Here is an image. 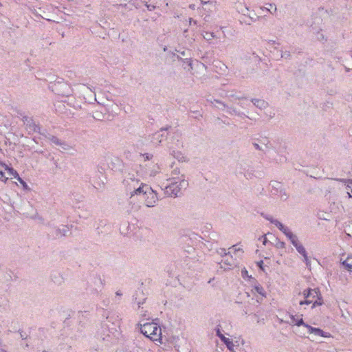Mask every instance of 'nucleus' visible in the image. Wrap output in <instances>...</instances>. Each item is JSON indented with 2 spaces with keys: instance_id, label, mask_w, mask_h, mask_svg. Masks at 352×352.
Returning <instances> with one entry per match:
<instances>
[{
  "instance_id": "obj_1",
  "label": "nucleus",
  "mask_w": 352,
  "mask_h": 352,
  "mask_svg": "<svg viewBox=\"0 0 352 352\" xmlns=\"http://www.w3.org/2000/svg\"><path fill=\"white\" fill-rule=\"evenodd\" d=\"M168 181L170 183L164 188V193L168 196L179 197L182 194V190L186 189L188 186V182L184 175L170 177Z\"/></svg>"
},
{
  "instance_id": "obj_2",
  "label": "nucleus",
  "mask_w": 352,
  "mask_h": 352,
  "mask_svg": "<svg viewBox=\"0 0 352 352\" xmlns=\"http://www.w3.org/2000/svg\"><path fill=\"white\" fill-rule=\"evenodd\" d=\"M207 102L212 107L219 110L225 111L230 116H236L241 118H248L251 119L245 112L240 111L236 107L233 105L229 106L219 100L214 99L213 98H208Z\"/></svg>"
},
{
  "instance_id": "obj_3",
  "label": "nucleus",
  "mask_w": 352,
  "mask_h": 352,
  "mask_svg": "<svg viewBox=\"0 0 352 352\" xmlns=\"http://www.w3.org/2000/svg\"><path fill=\"white\" fill-rule=\"evenodd\" d=\"M141 333L152 340H157L160 338L161 329L154 323H145L140 328Z\"/></svg>"
},
{
  "instance_id": "obj_4",
  "label": "nucleus",
  "mask_w": 352,
  "mask_h": 352,
  "mask_svg": "<svg viewBox=\"0 0 352 352\" xmlns=\"http://www.w3.org/2000/svg\"><path fill=\"white\" fill-rule=\"evenodd\" d=\"M48 227V236L52 239H56L67 236V233L69 232L68 226H62L61 228H59L49 223Z\"/></svg>"
},
{
  "instance_id": "obj_5",
  "label": "nucleus",
  "mask_w": 352,
  "mask_h": 352,
  "mask_svg": "<svg viewBox=\"0 0 352 352\" xmlns=\"http://www.w3.org/2000/svg\"><path fill=\"white\" fill-rule=\"evenodd\" d=\"M19 115L21 117V120L28 134H33L37 131H40L39 124L36 123L32 117H29L22 113H20Z\"/></svg>"
},
{
  "instance_id": "obj_6",
  "label": "nucleus",
  "mask_w": 352,
  "mask_h": 352,
  "mask_svg": "<svg viewBox=\"0 0 352 352\" xmlns=\"http://www.w3.org/2000/svg\"><path fill=\"white\" fill-rule=\"evenodd\" d=\"M141 183L142 182L138 177V173L136 175L134 173H129L123 180V184L125 186L126 191L128 193L134 190V188L138 186V185H140Z\"/></svg>"
},
{
  "instance_id": "obj_7",
  "label": "nucleus",
  "mask_w": 352,
  "mask_h": 352,
  "mask_svg": "<svg viewBox=\"0 0 352 352\" xmlns=\"http://www.w3.org/2000/svg\"><path fill=\"white\" fill-rule=\"evenodd\" d=\"M270 192L274 196H277L282 200L285 201L288 199L289 196L286 193L285 188L280 182L277 181H272L270 183Z\"/></svg>"
},
{
  "instance_id": "obj_8",
  "label": "nucleus",
  "mask_w": 352,
  "mask_h": 352,
  "mask_svg": "<svg viewBox=\"0 0 352 352\" xmlns=\"http://www.w3.org/2000/svg\"><path fill=\"white\" fill-rule=\"evenodd\" d=\"M144 196L145 206L148 208L154 207L159 200L157 192L151 186H146V192Z\"/></svg>"
},
{
  "instance_id": "obj_9",
  "label": "nucleus",
  "mask_w": 352,
  "mask_h": 352,
  "mask_svg": "<svg viewBox=\"0 0 352 352\" xmlns=\"http://www.w3.org/2000/svg\"><path fill=\"white\" fill-rule=\"evenodd\" d=\"M168 128L167 126L161 128L159 131L153 133L151 137V142L155 146L160 145L167 138Z\"/></svg>"
},
{
  "instance_id": "obj_10",
  "label": "nucleus",
  "mask_w": 352,
  "mask_h": 352,
  "mask_svg": "<svg viewBox=\"0 0 352 352\" xmlns=\"http://www.w3.org/2000/svg\"><path fill=\"white\" fill-rule=\"evenodd\" d=\"M305 327L307 329L308 333L312 334L316 337H323L329 338L331 334L328 332H325L321 329L313 327L309 324H305Z\"/></svg>"
},
{
  "instance_id": "obj_11",
  "label": "nucleus",
  "mask_w": 352,
  "mask_h": 352,
  "mask_svg": "<svg viewBox=\"0 0 352 352\" xmlns=\"http://www.w3.org/2000/svg\"><path fill=\"white\" fill-rule=\"evenodd\" d=\"M56 89L58 91L57 94L63 96H69L72 94L71 87L66 83L58 82L55 84Z\"/></svg>"
},
{
  "instance_id": "obj_12",
  "label": "nucleus",
  "mask_w": 352,
  "mask_h": 352,
  "mask_svg": "<svg viewBox=\"0 0 352 352\" xmlns=\"http://www.w3.org/2000/svg\"><path fill=\"white\" fill-rule=\"evenodd\" d=\"M294 246L296 248L297 252L304 258V261L305 262L307 266L310 265V261L308 258L307 253L305 247L300 242L294 243Z\"/></svg>"
},
{
  "instance_id": "obj_13",
  "label": "nucleus",
  "mask_w": 352,
  "mask_h": 352,
  "mask_svg": "<svg viewBox=\"0 0 352 352\" xmlns=\"http://www.w3.org/2000/svg\"><path fill=\"white\" fill-rule=\"evenodd\" d=\"M101 329H102V332L98 331V336L104 341L110 342L111 337L108 333H106V332H109V327L107 324L102 322Z\"/></svg>"
},
{
  "instance_id": "obj_14",
  "label": "nucleus",
  "mask_w": 352,
  "mask_h": 352,
  "mask_svg": "<svg viewBox=\"0 0 352 352\" xmlns=\"http://www.w3.org/2000/svg\"><path fill=\"white\" fill-rule=\"evenodd\" d=\"M216 333H217V336L221 339V340L223 342V344H226V346H227V348L230 351H232L233 349H234V344L232 342V341L230 339V338H228L226 337H225L221 332L220 329H217L216 330Z\"/></svg>"
},
{
  "instance_id": "obj_15",
  "label": "nucleus",
  "mask_w": 352,
  "mask_h": 352,
  "mask_svg": "<svg viewBox=\"0 0 352 352\" xmlns=\"http://www.w3.org/2000/svg\"><path fill=\"white\" fill-rule=\"evenodd\" d=\"M250 102L254 107L261 110H264L269 106L267 101L260 98H252Z\"/></svg>"
},
{
  "instance_id": "obj_16",
  "label": "nucleus",
  "mask_w": 352,
  "mask_h": 352,
  "mask_svg": "<svg viewBox=\"0 0 352 352\" xmlns=\"http://www.w3.org/2000/svg\"><path fill=\"white\" fill-rule=\"evenodd\" d=\"M146 186H149L148 184H146L143 182H142L138 186L134 188L131 192H130L129 194L130 195V197H132L134 195H143L146 192Z\"/></svg>"
},
{
  "instance_id": "obj_17",
  "label": "nucleus",
  "mask_w": 352,
  "mask_h": 352,
  "mask_svg": "<svg viewBox=\"0 0 352 352\" xmlns=\"http://www.w3.org/2000/svg\"><path fill=\"white\" fill-rule=\"evenodd\" d=\"M236 100L238 101L234 104H237L243 109H247L250 106V103L248 102V97L245 96H237L236 97Z\"/></svg>"
},
{
  "instance_id": "obj_18",
  "label": "nucleus",
  "mask_w": 352,
  "mask_h": 352,
  "mask_svg": "<svg viewBox=\"0 0 352 352\" xmlns=\"http://www.w3.org/2000/svg\"><path fill=\"white\" fill-rule=\"evenodd\" d=\"M49 140L52 144L60 146L63 150H67L69 147L65 142L62 141L54 135H52L50 137H49Z\"/></svg>"
},
{
  "instance_id": "obj_19",
  "label": "nucleus",
  "mask_w": 352,
  "mask_h": 352,
  "mask_svg": "<svg viewBox=\"0 0 352 352\" xmlns=\"http://www.w3.org/2000/svg\"><path fill=\"white\" fill-rule=\"evenodd\" d=\"M318 290L316 289H308L303 292V296L305 298H314L315 297H318Z\"/></svg>"
},
{
  "instance_id": "obj_20",
  "label": "nucleus",
  "mask_w": 352,
  "mask_h": 352,
  "mask_svg": "<svg viewBox=\"0 0 352 352\" xmlns=\"http://www.w3.org/2000/svg\"><path fill=\"white\" fill-rule=\"evenodd\" d=\"M311 303H312L311 307L314 308V307H316L318 305H321L322 303V300L321 298H318V299L315 300L314 302H313L312 299L305 298V300H301L300 302V305H309V304H311Z\"/></svg>"
},
{
  "instance_id": "obj_21",
  "label": "nucleus",
  "mask_w": 352,
  "mask_h": 352,
  "mask_svg": "<svg viewBox=\"0 0 352 352\" xmlns=\"http://www.w3.org/2000/svg\"><path fill=\"white\" fill-rule=\"evenodd\" d=\"M289 317L292 320V322L297 326L303 325L305 327V324H306L304 322L303 319L302 318V316H298L290 315Z\"/></svg>"
},
{
  "instance_id": "obj_22",
  "label": "nucleus",
  "mask_w": 352,
  "mask_h": 352,
  "mask_svg": "<svg viewBox=\"0 0 352 352\" xmlns=\"http://www.w3.org/2000/svg\"><path fill=\"white\" fill-rule=\"evenodd\" d=\"M284 234L288 238L293 245L294 243H299L297 236L293 234L290 229L285 232Z\"/></svg>"
},
{
  "instance_id": "obj_23",
  "label": "nucleus",
  "mask_w": 352,
  "mask_h": 352,
  "mask_svg": "<svg viewBox=\"0 0 352 352\" xmlns=\"http://www.w3.org/2000/svg\"><path fill=\"white\" fill-rule=\"evenodd\" d=\"M1 165L5 166V170L8 171V173L10 176L13 177L15 179L19 177V175L18 174L16 170H14L13 168L9 167L8 165L5 164H1Z\"/></svg>"
},
{
  "instance_id": "obj_24",
  "label": "nucleus",
  "mask_w": 352,
  "mask_h": 352,
  "mask_svg": "<svg viewBox=\"0 0 352 352\" xmlns=\"http://www.w3.org/2000/svg\"><path fill=\"white\" fill-rule=\"evenodd\" d=\"M342 265L349 272H352V256H349L346 260L342 262Z\"/></svg>"
},
{
  "instance_id": "obj_25",
  "label": "nucleus",
  "mask_w": 352,
  "mask_h": 352,
  "mask_svg": "<svg viewBox=\"0 0 352 352\" xmlns=\"http://www.w3.org/2000/svg\"><path fill=\"white\" fill-rule=\"evenodd\" d=\"M272 223L274 224L283 234L289 229L276 219L272 221Z\"/></svg>"
},
{
  "instance_id": "obj_26",
  "label": "nucleus",
  "mask_w": 352,
  "mask_h": 352,
  "mask_svg": "<svg viewBox=\"0 0 352 352\" xmlns=\"http://www.w3.org/2000/svg\"><path fill=\"white\" fill-rule=\"evenodd\" d=\"M140 295L144 296L142 292H136L135 294L133 296L134 300L136 302L137 305H138V307H140V305L144 302V300L146 299L144 297L142 299H138V297Z\"/></svg>"
},
{
  "instance_id": "obj_27",
  "label": "nucleus",
  "mask_w": 352,
  "mask_h": 352,
  "mask_svg": "<svg viewBox=\"0 0 352 352\" xmlns=\"http://www.w3.org/2000/svg\"><path fill=\"white\" fill-rule=\"evenodd\" d=\"M180 59L183 62L182 66L185 69H187L188 71L192 69V62L189 58Z\"/></svg>"
},
{
  "instance_id": "obj_28",
  "label": "nucleus",
  "mask_w": 352,
  "mask_h": 352,
  "mask_svg": "<svg viewBox=\"0 0 352 352\" xmlns=\"http://www.w3.org/2000/svg\"><path fill=\"white\" fill-rule=\"evenodd\" d=\"M268 5L270 8L261 7V9L262 10H266L272 14H275L277 11L276 6L274 3H269Z\"/></svg>"
},
{
  "instance_id": "obj_29",
  "label": "nucleus",
  "mask_w": 352,
  "mask_h": 352,
  "mask_svg": "<svg viewBox=\"0 0 352 352\" xmlns=\"http://www.w3.org/2000/svg\"><path fill=\"white\" fill-rule=\"evenodd\" d=\"M120 166L121 162L119 159H115V162H111V163L109 165V168L113 170H120Z\"/></svg>"
},
{
  "instance_id": "obj_30",
  "label": "nucleus",
  "mask_w": 352,
  "mask_h": 352,
  "mask_svg": "<svg viewBox=\"0 0 352 352\" xmlns=\"http://www.w3.org/2000/svg\"><path fill=\"white\" fill-rule=\"evenodd\" d=\"M226 257L227 258L223 261L224 264L228 265L229 268L234 266L235 264L232 256L230 254V255L226 256Z\"/></svg>"
},
{
  "instance_id": "obj_31",
  "label": "nucleus",
  "mask_w": 352,
  "mask_h": 352,
  "mask_svg": "<svg viewBox=\"0 0 352 352\" xmlns=\"http://www.w3.org/2000/svg\"><path fill=\"white\" fill-rule=\"evenodd\" d=\"M180 138H181V134L179 133H175L173 136V138L177 140V141L175 142V146L177 148H180V147L183 146L182 142L179 140Z\"/></svg>"
},
{
  "instance_id": "obj_32",
  "label": "nucleus",
  "mask_w": 352,
  "mask_h": 352,
  "mask_svg": "<svg viewBox=\"0 0 352 352\" xmlns=\"http://www.w3.org/2000/svg\"><path fill=\"white\" fill-rule=\"evenodd\" d=\"M203 37L208 41H211L212 39L217 38L216 35L214 32H205L203 34Z\"/></svg>"
},
{
  "instance_id": "obj_33",
  "label": "nucleus",
  "mask_w": 352,
  "mask_h": 352,
  "mask_svg": "<svg viewBox=\"0 0 352 352\" xmlns=\"http://www.w3.org/2000/svg\"><path fill=\"white\" fill-rule=\"evenodd\" d=\"M171 155L176 159H177L179 161H184V157L183 156V155L179 152V151H175V150H173L171 151Z\"/></svg>"
},
{
  "instance_id": "obj_34",
  "label": "nucleus",
  "mask_w": 352,
  "mask_h": 352,
  "mask_svg": "<svg viewBox=\"0 0 352 352\" xmlns=\"http://www.w3.org/2000/svg\"><path fill=\"white\" fill-rule=\"evenodd\" d=\"M260 142L262 145H263L265 146L264 148L265 149V151L271 148V144L267 138H265L262 139L260 141Z\"/></svg>"
},
{
  "instance_id": "obj_35",
  "label": "nucleus",
  "mask_w": 352,
  "mask_h": 352,
  "mask_svg": "<svg viewBox=\"0 0 352 352\" xmlns=\"http://www.w3.org/2000/svg\"><path fill=\"white\" fill-rule=\"evenodd\" d=\"M254 289L260 295L265 296V290L260 284L256 285L254 287Z\"/></svg>"
},
{
  "instance_id": "obj_36",
  "label": "nucleus",
  "mask_w": 352,
  "mask_h": 352,
  "mask_svg": "<svg viewBox=\"0 0 352 352\" xmlns=\"http://www.w3.org/2000/svg\"><path fill=\"white\" fill-rule=\"evenodd\" d=\"M52 280L57 285H60L61 284L62 281H63V277L59 274H54L52 278Z\"/></svg>"
},
{
  "instance_id": "obj_37",
  "label": "nucleus",
  "mask_w": 352,
  "mask_h": 352,
  "mask_svg": "<svg viewBox=\"0 0 352 352\" xmlns=\"http://www.w3.org/2000/svg\"><path fill=\"white\" fill-rule=\"evenodd\" d=\"M36 133H39L41 135H42L43 137L47 138V140H49V137H50L52 135L50 134L45 129H41V127L40 126V131H37Z\"/></svg>"
},
{
  "instance_id": "obj_38",
  "label": "nucleus",
  "mask_w": 352,
  "mask_h": 352,
  "mask_svg": "<svg viewBox=\"0 0 352 352\" xmlns=\"http://www.w3.org/2000/svg\"><path fill=\"white\" fill-rule=\"evenodd\" d=\"M227 98H228L229 100L232 103L234 104L238 100H236V97L238 96L235 95L234 94H226V96Z\"/></svg>"
},
{
  "instance_id": "obj_39",
  "label": "nucleus",
  "mask_w": 352,
  "mask_h": 352,
  "mask_svg": "<svg viewBox=\"0 0 352 352\" xmlns=\"http://www.w3.org/2000/svg\"><path fill=\"white\" fill-rule=\"evenodd\" d=\"M275 247L278 249H283L285 247V243L283 241H280L279 239H276Z\"/></svg>"
},
{
  "instance_id": "obj_40",
  "label": "nucleus",
  "mask_w": 352,
  "mask_h": 352,
  "mask_svg": "<svg viewBox=\"0 0 352 352\" xmlns=\"http://www.w3.org/2000/svg\"><path fill=\"white\" fill-rule=\"evenodd\" d=\"M281 58H285V59H290V58H291L290 52L287 51V50L281 51Z\"/></svg>"
},
{
  "instance_id": "obj_41",
  "label": "nucleus",
  "mask_w": 352,
  "mask_h": 352,
  "mask_svg": "<svg viewBox=\"0 0 352 352\" xmlns=\"http://www.w3.org/2000/svg\"><path fill=\"white\" fill-rule=\"evenodd\" d=\"M217 252L221 256H226L230 255V252H226V250L225 248H220L217 250Z\"/></svg>"
},
{
  "instance_id": "obj_42",
  "label": "nucleus",
  "mask_w": 352,
  "mask_h": 352,
  "mask_svg": "<svg viewBox=\"0 0 352 352\" xmlns=\"http://www.w3.org/2000/svg\"><path fill=\"white\" fill-rule=\"evenodd\" d=\"M261 216L265 218L266 220L269 221L270 223H272V221H274L275 219H274L271 215L270 214H265V213H261Z\"/></svg>"
},
{
  "instance_id": "obj_43",
  "label": "nucleus",
  "mask_w": 352,
  "mask_h": 352,
  "mask_svg": "<svg viewBox=\"0 0 352 352\" xmlns=\"http://www.w3.org/2000/svg\"><path fill=\"white\" fill-rule=\"evenodd\" d=\"M180 174V171H179V169L176 168L175 169H173L171 172V177H181V175H179Z\"/></svg>"
},
{
  "instance_id": "obj_44",
  "label": "nucleus",
  "mask_w": 352,
  "mask_h": 352,
  "mask_svg": "<svg viewBox=\"0 0 352 352\" xmlns=\"http://www.w3.org/2000/svg\"><path fill=\"white\" fill-rule=\"evenodd\" d=\"M16 179L20 182L24 189H28V186L26 182L19 176L16 178Z\"/></svg>"
},
{
  "instance_id": "obj_45",
  "label": "nucleus",
  "mask_w": 352,
  "mask_h": 352,
  "mask_svg": "<svg viewBox=\"0 0 352 352\" xmlns=\"http://www.w3.org/2000/svg\"><path fill=\"white\" fill-rule=\"evenodd\" d=\"M252 144H253L254 147L255 148V149L265 152V149L264 148H263L261 146H260L258 144L254 142V143H252Z\"/></svg>"
},
{
  "instance_id": "obj_46",
  "label": "nucleus",
  "mask_w": 352,
  "mask_h": 352,
  "mask_svg": "<svg viewBox=\"0 0 352 352\" xmlns=\"http://www.w3.org/2000/svg\"><path fill=\"white\" fill-rule=\"evenodd\" d=\"M142 156L144 157L145 160H150L153 157V154L151 153H144Z\"/></svg>"
},
{
  "instance_id": "obj_47",
  "label": "nucleus",
  "mask_w": 352,
  "mask_h": 352,
  "mask_svg": "<svg viewBox=\"0 0 352 352\" xmlns=\"http://www.w3.org/2000/svg\"><path fill=\"white\" fill-rule=\"evenodd\" d=\"M146 7L147 8L148 10L152 11L155 8V6L152 4H148L147 3L145 4Z\"/></svg>"
},
{
  "instance_id": "obj_48",
  "label": "nucleus",
  "mask_w": 352,
  "mask_h": 352,
  "mask_svg": "<svg viewBox=\"0 0 352 352\" xmlns=\"http://www.w3.org/2000/svg\"><path fill=\"white\" fill-rule=\"evenodd\" d=\"M7 179L8 177H6L4 175V173L0 170V180L6 182Z\"/></svg>"
},
{
  "instance_id": "obj_49",
  "label": "nucleus",
  "mask_w": 352,
  "mask_h": 352,
  "mask_svg": "<svg viewBox=\"0 0 352 352\" xmlns=\"http://www.w3.org/2000/svg\"><path fill=\"white\" fill-rule=\"evenodd\" d=\"M257 265L258 267L261 270H264V268H263V261L262 260L259 261L258 262H257Z\"/></svg>"
},
{
  "instance_id": "obj_50",
  "label": "nucleus",
  "mask_w": 352,
  "mask_h": 352,
  "mask_svg": "<svg viewBox=\"0 0 352 352\" xmlns=\"http://www.w3.org/2000/svg\"><path fill=\"white\" fill-rule=\"evenodd\" d=\"M259 239H260V240H261V239H263V245H266V244H267V238H266L265 235L262 236Z\"/></svg>"
},
{
  "instance_id": "obj_51",
  "label": "nucleus",
  "mask_w": 352,
  "mask_h": 352,
  "mask_svg": "<svg viewBox=\"0 0 352 352\" xmlns=\"http://www.w3.org/2000/svg\"><path fill=\"white\" fill-rule=\"evenodd\" d=\"M98 186H95V188H102L104 186V182L103 181H102L101 182H98L97 184Z\"/></svg>"
},
{
  "instance_id": "obj_52",
  "label": "nucleus",
  "mask_w": 352,
  "mask_h": 352,
  "mask_svg": "<svg viewBox=\"0 0 352 352\" xmlns=\"http://www.w3.org/2000/svg\"><path fill=\"white\" fill-rule=\"evenodd\" d=\"M107 321H104L103 322L107 324V322H111V324H113V322H111V318L109 316L106 317Z\"/></svg>"
},
{
  "instance_id": "obj_53",
  "label": "nucleus",
  "mask_w": 352,
  "mask_h": 352,
  "mask_svg": "<svg viewBox=\"0 0 352 352\" xmlns=\"http://www.w3.org/2000/svg\"><path fill=\"white\" fill-rule=\"evenodd\" d=\"M241 273H242V276L243 277H245V276H246V275L248 276V271L245 269L241 271Z\"/></svg>"
},
{
  "instance_id": "obj_54",
  "label": "nucleus",
  "mask_w": 352,
  "mask_h": 352,
  "mask_svg": "<svg viewBox=\"0 0 352 352\" xmlns=\"http://www.w3.org/2000/svg\"><path fill=\"white\" fill-rule=\"evenodd\" d=\"M344 182L345 183H346V182L348 183V186H349V187H350V186H349V184H351V185H352V179H344Z\"/></svg>"
},
{
  "instance_id": "obj_55",
  "label": "nucleus",
  "mask_w": 352,
  "mask_h": 352,
  "mask_svg": "<svg viewBox=\"0 0 352 352\" xmlns=\"http://www.w3.org/2000/svg\"><path fill=\"white\" fill-rule=\"evenodd\" d=\"M190 24H194V25H197V21L195 20H193L192 19H190Z\"/></svg>"
},
{
  "instance_id": "obj_56",
  "label": "nucleus",
  "mask_w": 352,
  "mask_h": 352,
  "mask_svg": "<svg viewBox=\"0 0 352 352\" xmlns=\"http://www.w3.org/2000/svg\"><path fill=\"white\" fill-rule=\"evenodd\" d=\"M116 295L117 296H121L122 295V292H121V291L118 290V291H117V292H116Z\"/></svg>"
},
{
  "instance_id": "obj_57",
  "label": "nucleus",
  "mask_w": 352,
  "mask_h": 352,
  "mask_svg": "<svg viewBox=\"0 0 352 352\" xmlns=\"http://www.w3.org/2000/svg\"><path fill=\"white\" fill-rule=\"evenodd\" d=\"M232 248H234L235 252L241 251V249L240 248H236L235 245H233Z\"/></svg>"
},
{
  "instance_id": "obj_58",
  "label": "nucleus",
  "mask_w": 352,
  "mask_h": 352,
  "mask_svg": "<svg viewBox=\"0 0 352 352\" xmlns=\"http://www.w3.org/2000/svg\"><path fill=\"white\" fill-rule=\"evenodd\" d=\"M349 135L352 136V126L350 127V129L349 130Z\"/></svg>"
},
{
  "instance_id": "obj_59",
  "label": "nucleus",
  "mask_w": 352,
  "mask_h": 352,
  "mask_svg": "<svg viewBox=\"0 0 352 352\" xmlns=\"http://www.w3.org/2000/svg\"><path fill=\"white\" fill-rule=\"evenodd\" d=\"M180 54H181L182 56H185V52H184V51L182 52Z\"/></svg>"
},
{
  "instance_id": "obj_60",
  "label": "nucleus",
  "mask_w": 352,
  "mask_h": 352,
  "mask_svg": "<svg viewBox=\"0 0 352 352\" xmlns=\"http://www.w3.org/2000/svg\"><path fill=\"white\" fill-rule=\"evenodd\" d=\"M94 118L97 119V120H100V118H98V117H96V116H94Z\"/></svg>"
},
{
  "instance_id": "obj_61",
  "label": "nucleus",
  "mask_w": 352,
  "mask_h": 352,
  "mask_svg": "<svg viewBox=\"0 0 352 352\" xmlns=\"http://www.w3.org/2000/svg\"><path fill=\"white\" fill-rule=\"evenodd\" d=\"M270 42H272V43H276L275 41H270Z\"/></svg>"
},
{
  "instance_id": "obj_62",
  "label": "nucleus",
  "mask_w": 352,
  "mask_h": 352,
  "mask_svg": "<svg viewBox=\"0 0 352 352\" xmlns=\"http://www.w3.org/2000/svg\"><path fill=\"white\" fill-rule=\"evenodd\" d=\"M21 338H23L24 334H22V333H21Z\"/></svg>"
},
{
  "instance_id": "obj_63",
  "label": "nucleus",
  "mask_w": 352,
  "mask_h": 352,
  "mask_svg": "<svg viewBox=\"0 0 352 352\" xmlns=\"http://www.w3.org/2000/svg\"><path fill=\"white\" fill-rule=\"evenodd\" d=\"M0 352H5V351H3V350H1V351H0Z\"/></svg>"
}]
</instances>
